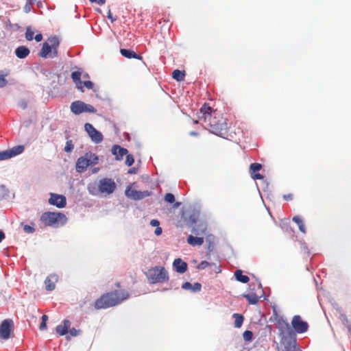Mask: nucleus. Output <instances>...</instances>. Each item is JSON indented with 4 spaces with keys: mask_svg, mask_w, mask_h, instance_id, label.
Returning a JSON list of instances; mask_svg holds the SVG:
<instances>
[{
    "mask_svg": "<svg viewBox=\"0 0 351 351\" xmlns=\"http://www.w3.org/2000/svg\"><path fill=\"white\" fill-rule=\"evenodd\" d=\"M198 118L206 123L210 132L221 137H225L228 134L226 119L213 110L208 104H204L202 106Z\"/></svg>",
    "mask_w": 351,
    "mask_h": 351,
    "instance_id": "nucleus-1",
    "label": "nucleus"
},
{
    "mask_svg": "<svg viewBox=\"0 0 351 351\" xmlns=\"http://www.w3.org/2000/svg\"><path fill=\"white\" fill-rule=\"evenodd\" d=\"M130 294L125 290H115L104 293L95 302V308L97 310L108 308L118 305L121 302L129 298Z\"/></svg>",
    "mask_w": 351,
    "mask_h": 351,
    "instance_id": "nucleus-2",
    "label": "nucleus"
},
{
    "mask_svg": "<svg viewBox=\"0 0 351 351\" xmlns=\"http://www.w3.org/2000/svg\"><path fill=\"white\" fill-rule=\"evenodd\" d=\"M40 221L46 226L58 228L64 226L67 221L66 215L59 212H45L40 216Z\"/></svg>",
    "mask_w": 351,
    "mask_h": 351,
    "instance_id": "nucleus-3",
    "label": "nucleus"
},
{
    "mask_svg": "<svg viewBox=\"0 0 351 351\" xmlns=\"http://www.w3.org/2000/svg\"><path fill=\"white\" fill-rule=\"evenodd\" d=\"M145 274L150 284L163 283L169 280V274L164 267H152Z\"/></svg>",
    "mask_w": 351,
    "mask_h": 351,
    "instance_id": "nucleus-4",
    "label": "nucleus"
},
{
    "mask_svg": "<svg viewBox=\"0 0 351 351\" xmlns=\"http://www.w3.org/2000/svg\"><path fill=\"white\" fill-rule=\"evenodd\" d=\"M60 41L56 37L49 38L47 42L43 44V47L38 53L41 58H54L58 56V47Z\"/></svg>",
    "mask_w": 351,
    "mask_h": 351,
    "instance_id": "nucleus-5",
    "label": "nucleus"
},
{
    "mask_svg": "<svg viewBox=\"0 0 351 351\" xmlns=\"http://www.w3.org/2000/svg\"><path fill=\"white\" fill-rule=\"evenodd\" d=\"M98 157L92 152H86L83 156L80 157L76 162V170L77 172H83L88 167L98 163Z\"/></svg>",
    "mask_w": 351,
    "mask_h": 351,
    "instance_id": "nucleus-6",
    "label": "nucleus"
},
{
    "mask_svg": "<svg viewBox=\"0 0 351 351\" xmlns=\"http://www.w3.org/2000/svg\"><path fill=\"white\" fill-rule=\"evenodd\" d=\"M280 343L284 347L283 351H300L298 348L296 334L290 331L289 335L280 337Z\"/></svg>",
    "mask_w": 351,
    "mask_h": 351,
    "instance_id": "nucleus-7",
    "label": "nucleus"
},
{
    "mask_svg": "<svg viewBox=\"0 0 351 351\" xmlns=\"http://www.w3.org/2000/svg\"><path fill=\"white\" fill-rule=\"evenodd\" d=\"M291 326L293 328V331L295 334H302L306 332L309 328L308 324L303 321L301 316L296 315H294L291 320Z\"/></svg>",
    "mask_w": 351,
    "mask_h": 351,
    "instance_id": "nucleus-8",
    "label": "nucleus"
},
{
    "mask_svg": "<svg viewBox=\"0 0 351 351\" xmlns=\"http://www.w3.org/2000/svg\"><path fill=\"white\" fill-rule=\"evenodd\" d=\"M99 191L101 194H112L116 189V184L111 178H103L99 182Z\"/></svg>",
    "mask_w": 351,
    "mask_h": 351,
    "instance_id": "nucleus-9",
    "label": "nucleus"
},
{
    "mask_svg": "<svg viewBox=\"0 0 351 351\" xmlns=\"http://www.w3.org/2000/svg\"><path fill=\"white\" fill-rule=\"evenodd\" d=\"M125 194L128 198L134 200H139L149 196L150 193L147 191H140L132 189V186L129 185L125 189Z\"/></svg>",
    "mask_w": 351,
    "mask_h": 351,
    "instance_id": "nucleus-10",
    "label": "nucleus"
},
{
    "mask_svg": "<svg viewBox=\"0 0 351 351\" xmlns=\"http://www.w3.org/2000/svg\"><path fill=\"white\" fill-rule=\"evenodd\" d=\"M84 128L92 141L95 143H99L103 141L102 134L97 130L92 124L88 123H86Z\"/></svg>",
    "mask_w": 351,
    "mask_h": 351,
    "instance_id": "nucleus-11",
    "label": "nucleus"
},
{
    "mask_svg": "<svg viewBox=\"0 0 351 351\" xmlns=\"http://www.w3.org/2000/svg\"><path fill=\"white\" fill-rule=\"evenodd\" d=\"M49 204L61 208L66 206V199L65 196L62 195L51 193L49 199Z\"/></svg>",
    "mask_w": 351,
    "mask_h": 351,
    "instance_id": "nucleus-12",
    "label": "nucleus"
},
{
    "mask_svg": "<svg viewBox=\"0 0 351 351\" xmlns=\"http://www.w3.org/2000/svg\"><path fill=\"white\" fill-rule=\"evenodd\" d=\"M276 325L279 331L280 337L289 335L290 331H293L289 324L282 317H279L276 319Z\"/></svg>",
    "mask_w": 351,
    "mask_h": 351,
    "instance_id": "nucleus-13",
    "label": "nucleus"
},
{
    "mask_svg": "<svg viewBox=\"0 0 351 351\" xmlns=\"http://www.w3.org/2000/svg\"><path fill=\"white\" fill-rule=\"evenodd\" d=\"M13 328V322L11 319H5L0 326V337L8 339Z\"/></svg>",
    "mask_w": 351,
    "mask_h": 351,
    "instance_id": "nucleus-14",
    "label": "nucleus"
},
{
    "mask_svg": "<svg viewBox=\"0 0 351 351\" xmlns=\"http://www.w3.org/2000/svg\"><path fill=\"white\" fill-rule=\"evenodd\" d=\"M58 280V276L56 274H51L47 277L45 280L46 289L47 291H53L56 288V283Z\"/></svg>",
    "mask_w": 351,
    "mask_h": 351,
    "instance_id": "nucleus-15",
    "label": "nucleus"
},
{
    "mask_svg": "<svg viewBox=\"0 0 351 351\" xmlns=\"http://www.w3.org/2000/svg\"><path fill=\"white\" fill-rule=\"evenodd\" d=\"M128 149L125 148H123L118 145H115L112 148V153L115 156V158L118 160H121L123 159L125 155L128 154Z\"/></svg>",
    "mask_w": 351,
    "mask_h": 351,
    "instance_id": "nucleus-16",
    "label": "nucleus"
},
{
    "mask_svg": "<svg viewBox=\"0 0 351 351\" xmlns=\"http://www.w3.org/2000/svg\"><path fill=\"white\" fill-rule=\"evenodd\" d=\"M173 266L178 273L183 274L187 270V263L181 258H176L173 261Z\"/></svg>",
    "mask_w": 351,
    "mask_h": 351,
    "instance_id": "nucleus-17",
    "label": "nucleus"
},
{
    "mask_svg": "<svg viewBox=\"0 0 351 351\" xmlns=\"http://www.w3.org/2000/svg\"><path fill=\"white\" fill-rule=\"evenodd\" d=\"M84 102L81 101H73L71 104V110L75 114H80L84 112Z\"/></svg>",
    "mask_w": 351,
    "mask_h": 351,
    "instance_id": "nucleus-18",
    "label": "nucleus"
},
{
    "mask_svg": "<svg viewBox=\"0 0 351 351\" xmlns=\"http://www.w3.org/2000/svg\"><path fill=\"white\" fill-rule=\"evenodd\" d=\"M71 322L68 319H65L63 322L62 325H58L56 328V332L59 335L62 336L68 333V330L70 328Z\"/></svg>",
    "mask_w": 351,
    "mask_h": 351,
    "instance_id": "nucleus-19",
    "label": "nucleus"
},
{
    "mask_svg": "<svg viewBox=\"0 0 351 351\" xmlns=\"http://www.w3.org/2000/svg\"><path fill=\"white\" fill-rule=\"evenodd\" d=\"M81 75L82 73L80 71H73L71 73V78L73 81L75 82L77 88L81 90L82 92H84V90L82 89V82L81 81Z\"/></svg>",
    "mask_w": 351,
    "mask_h": 351,
    "instance_id": "nucleus-20",
    "label": "nucleus"
},
{
    "mask_svg": "<svg viewBox=\"0 0 351 351\" xmlns=\"http://www.w3.org/2000/svg\"><path fill=\"white\" fill-rule=\"evenodd\" d=\"M29 53V49L25 46H19L15 50L16 57L20 59L25 58Z\"/></svg>",
    "mask_w": 351,
    "mask_h": 351,
    "instance_id": "nucleus-21",
    "label": "nucleus"
},
{
    "mask_svg": "<svg viewBox=\"0 0 351 351\" xmlns=\"http://www.w3.org/2000/svg\"><path fill=\"white\" fill-rule=\"evenodd\" d=\"M121 54L126 58H134L141 60V56L137 53H136L134 51L126 49H121L120 50Z\"/></svg>",
    "mask_w": 351,
    "mask_h": 351,
    "instance_id": "nucleus-22",
    "label": "nucleus"
},
{
    "mask_svg": "<svg viewBox=\"0 0 351 351\" xmlns=\"http://www.w3.org/2000/svg\"><path fill=\"white\" fill-rule=\"evenodd\" d=\"M187 242L193 246H199L204 243V238L189 235L187 238Z\"/></svg>",
    "mask_w": 351,
    "mask_h": 351,
    "instance_id": "nucleus-23",
    "label": "nucleus"
},
{
    "mask_svg": "<svg viewBox=\"0 0 351 351\" xmlns=\"http://www.w3.org/2000/svg\"><path fill=\"white\" fill-rule=\"evenodd\" d=\"M172 77L178 82H182L184 80L185 71L176 69L172 73Z\"/></svg>",
    "mask_w": 351,
    "mask_h": 351,
    "instance_id": "nucleus-24",
    "label": "nucleus"
},
{
    "mask_svg": "<svg viewBox=\"0 0 351 351\" xmlns=\"http://www.w3.org/2000/svg\"><path fill=\"white\" fill-rule=\"evenodd\" d=\"M234 276L237 280L243 283H247L250 280L249 277L245 275H243V272L240 269H237L235 271Z\"/></svg>",
    "mask_w": 351,
    "mask_h": 351,
    "instance_id": "nucleus-25",
    "label": "nucleus"
},
{
    "mask_svg": "<svg viewBox=\"0 0 351 351\" xmlns=\"http://www.w3.org/2000/svg\"><path fill=\"white\" fill-rule=\"evenodd\" d=\"M24 146L23 145H17L14 147H12L10 149H8L10 155H11V158L16 156L24 151Z\"/></svg>",
    "mask_w": 351,
    "mask_h": 351,
    "instance_id": "nucleus-26",
    "label": "nucleus"
},
{
    "mask_svg": "<svg viewBox=\"0 0 351 351\" xmlns=\"http://www.w3.org/2000/svg\"><path fill=\"white\" fill-rule=\"evenodd\" d=\"M293 221L298 226L299 230L303 232H306V228L304 226V223L303 219L300 216H294L293 217Z\"/></svg>",
    "mask_w": 351,
    "mask_h": 351,
    "instance_id": "nucleus-27",
    "label": "nucleus"
},
{
    "mask_svg": "<svg viewBox=\"0 0 351 351\" xmlns=\"http://www.w3.org/2000/svg\"><path fill=\"white\" fill-rule=\"evenodd\" d=\"M232 316L234 318V327L237 328H240L242 326L244 320L243 316L239 313H234Z\"/></svg>",
    "mask_w": 351,
    "mask_h": 351,
    "instance_id": "nucleus-28",
    "label": "nucleus"
},
{
    "mask_svg": "<svg viewBox=\"0 0 351 351\" xmlns=\"http://www.w3.org/2000/svg\"><path fill=\"white\" fill-rule=\"evenodd\" d=\"M243 296L247 300L250 304H256L259 300V297L254 293L245 294Z\"/></svg>",
    "mask_w": 351,
    "mask_h": 351,
    "instance_id": "nucleus-29",
    "label": "nucleus"
},
{
    "mask_svg": "<svg viewBox=\"0 0 351 351\" xmlns=\"http://www.w3.org/2000/svg\"><path fill=\"white\" fill-rule=\"evenodd\" d=\"M88 190L90 194L94 195H96L100 193V192L99 191V186L97 187H96L95 184H88Z\"/></svg>",
    "mask_w": 351,
    "mask_h": 351,
    "instance_id": "nucleus-30",
    "label": "nucleus"
},
{
    "mask_svg": "<svg viewBox=\"0 0 351 351\" xmlns=\"http://www.w3.org/2000/svg\"><path fill=\"white\" fill-rule=\"evenodd\" d=\"M34 32L32 30L31 27H27L25 32V38L28 41H31L34 39Z\"/></svg>",
    "mask_w": 351,
    "mask_h": 351,
    "instance_id": "nucleus-31",
    "label": "nucleus"
},
{
    "mask_svg": "<svg viewBox=\"0 0 351 351\" xmlns=\"http://www.w3.org/2000/svg\"><path fill=\"white\" fill-rule=\"evenodd\" d=\"M243 337L245 341H250L253 338V333L250 330H245L243 334Z\"/></svg>",
    "mask_w": 351,
    "mask_h": 351,
    "instance_id": "nucleus-32",
    "label": "nucleus"
},
{
    "mask_svg": "<svg viewBox=\"0 0 351 351\" xmlns=\"http://www.w3.org/2000/svg\"><path fill=\"white\" fill-rule=\"evenodd\" d=\"M48 320V317L47 315H43L42 316V322L40 324V326H39V329L40 330H44L47 328V325H46V323H47V321Z\"/></svg>",
    "mask_w": 351,
    "mask_h": 351,
    "instance_id": "nucleus-33",
    "label": "nucleus"
},
{
    "mask_svg": "<svg viewBox=\"0 0 351 351\" xmlns=\"http://www.w3.org/2000/svg\"><path fill=\"white\" fill-rule=\"evenodd\" d=\"M262 165L260 163L254 162L251 164L250 170L252 173H256L261 169Z\"/></svg>",
    "mask_w": 351,
    "mask_h": 351,
    "instance_id": "nucleus-34",
    "label": "nucleus"
},
{
    "mask_svg": "<svg viewBox=\"0 0 351 351\" xmlns=\"http://www.w3.org/2000/svg\"><path fill=\"white\" fill-rule=\"evenodd\" d=\"M9 158H11V155H10L8 150L0 152V160H8Z\"/></svg>",
    "mask_w": 351,
    "mask_h": 351,
    "instance_id": "nucleus-35",
    "label": "nucleus"
},
{
    "mask_svg": "<svg viewBox=\"0 0 351 351\" xmlns=\"http://www.w3.org/2000/svg\"><path fill=\"white\" fill-rule=\"evenodd\" d=\"M84 112L95 113L97 110L92 105L84 103Z\"/></svg>",
    "mask_w": 351,
    "mask_h": 351,
    "instance_id": "nucleus-36",
    "label": "nucleus"
},
{
    "mask_svg": "<svg viewBox=\"0 0 351 351\" xmlns=\"http://www.w3.org/2000/svg\"><path fill=\"white\" fill-rule=\"evenodd\" d=\"M74 148V145L72 143L71 140H68L66 143V146L64 147V151L66 152H71Z\"/></svg>",
    "mask_w": 351,
    "mask_h": 351,
    "instance_id": "nucleus-37",
    "label": "nucleus"
},
{
    "mask_svg": "<svg viewBox=\"0 0 351 351\" xmlns=\"http://www.w3.org/2000/svg\"><path fill=\"white\" fill-rule=\"evenodd\" d=\"M165 200L168 203L172 204L175 202V197L173 194L168 193L165 196Z\"/></svg>",
    "mask_w": 351,
    "mask_h": 351,
    "instance_id": "nucleus-38",
    "label": "nucleus"
},
{
    "mask_svg": "<svg viewBox=\"0 0 351 351\" xmlns=\"http://www.w3.org/2000/svg\"><path fill=\"white\" fill-rule=\"evenodd\" d=\"M134 162V159L132 155H128L126 156L125 164L128 166H132Z\"/></svg>",
    "mask_w": 351,
    "mask_h": 351,
    "instance_id": "nucleus-39",
    "label": "nucleus"
},
{
    "mask_svg": "<svg viewBox=\"0 0 351 351\" xmlns=\"http://www.w3.org/2000/svg\"><path fill=\"white\" fill-rule=\"evenodd\" d=\"M211 264L209 263L208 262L206 261H202L198 265H197V269H206L208 266H210Z\"/></svg>",
    "mask_w": 351,
    "mask_h": 351,
    "instance_id": "nucleus-40",
    "label": "nucleus"
},
{
    "mask_svg": "<svg viewBox=\"0 0 351 351\" xmlns=\"http://www.w3.org/2000/svg\"><path fill=\"white\" fill-rule=\"evenodd\" d=\"M28 102L25 99H22L18 103V106L23 110H25L27 108Z\"/></svg>",
    "mask_w": 351,
    "mask_h": 351,
    "instance_id": "nucleus-41",
    "label": "nucleus"
},
{
    "mask_svg": "<svg viewBox=\"0 0 351 351\" xmlns=\"http://www.w3.org/2000/svg\"><path fill=\"white\" fill-rule=\"evenodd\" d=\"M202 289V285L199 282H195L193 285H192L191 291L193 292L199 291Z\"/></svg>",
    "mask_w": 351,
    "mask_h": 351,
    "instance_id": "nucleus-42",
    "label": "nucleus"
},
{
    "mask_svg": "<svg viewBox=\"0 0 351 351\" xmlns=\"http://www.w3.org/2000/svg\"><path fill=\"white\" fill-rule=\"evenodd\" d=\"M23 230L26 233H33L34 232V228L30 226L25 225L23 227Z\"/></svg>",
    "mask_w": 351,
    "mask_h": 351,
    "instance_id": "nucleus-43",
    "label": "nucleus"
},
{
    "mask_svg": "<svg viewBox=\"0 0 351 351\" xmlns=\"http://www.w3.org/2000/svg\"><path fill=\"white\" fill-rule=\"evenodd\" d=\"M85 86L88 89H92L93 88V83L90 81H84L82 82V87Z\"/></svg>",
    "mask_w": 351,
    "mask_h": 351,
    "instance_id": "nucleus-44",
    "label": "nucleus"
},
{
    "mask_svg": "<svg viewBox=\"0 0 351 351\" xmlns=\"http://www.w3.org/2000/svg\"><path fill=\"white\" fill-rule=\"evenodd\" d=\"M68 332H69L70 335H71L73 337H75L80 334V330H76L75 328H73L70 329L69 330H68Z\"/></svg>",
    "mask_w": 351,
    "mask_h": 351,
    "instance_id": "nucleus-45",
    "label": "nucleus"
},
{
    "mask_svg": "<svg viewBox=\"0 0 351 351\" xmlns=\"http://www.w3.org/2000/svg\"><path fill=\"white\" fill-rule=\"evenodd\" d=\"M182 288L185 290H191L192 284L189 282H186L182 285Z\"/></svg>",
    "mask_w": 351,
    "mask_h": 351,
    "instance_id": "nucleus-46",
    "label": "nucleus"
},
{
    "mask_svg": "<svg viewBox=\"0 0 351 351\" xmlns=\"http://www.w3.org/2000/svg\"><path fill=\"white\" fill-rule=\"evenodd\" d=\"M7 84L6 80L3 75H0V87H4Z\"/></svg>",
    "mask_w": 351,
    "mask_h": 351,
    "instance_id": "nucleus-47",
    "label": "nucleus"
},
{
    "mask_svg": "<svg viewBox=\"0 0 351 351\" xmlns=\"http://www.w3.org/2000/svg\"><path fill=\"white\" fill-rule=\"evenodd\" d=\"M107 17L110 20V21L112 23H113L114 21H115L117 20V18L116 17H114L112 16V14L111 12V11L109 10L108 12V16Z\"/></svg>",
    "mask_w": 351,
    "mask_h": 351,
    "instance_id": "nucleus-48",
    "label": "nucleus"
},
{
    "mask_svg": "<svg viewBox=\"0 0 351 351\" xmlns=\"http://www.w3.org/2000/svg\"><path fill=\"white\" fill-rule=\"evenodd\" d=\"M150 225L153 227H158L160 225V222L157 219H152L150 221Z\"/></svg>",
    "mask_w": 351,
    "mask_h": 351,
    "instance_id": "nucleus-49",
    "label": "nucleus"
},
{
    "mask_svg": "<svg viewBox=\"0 0 351 351\" xmlns=\"http://www.w3.org/2000/svg\"><path fill=\"white\" fill-rule=\"evenodd\" d=\"M252 178L254 180H262L263 178V176L260 173H254L252 175Z\"/></svg>",
    "mask_w": 351,
    "mask_h": 351,
    "instance_id": "nucleus-50",
    "label": "nucleus"
},
{
    "mask_svg": "<svg viewBox=\"0 0 351 351\" xmlns=\"http://www.w3.org/2000/svg\"><path fill=\"white\" fill-rule=\"evenodd\" d=\"M283 198L286 201H290L293 199V195L291 193L286 194L283 195Z\"/></svg>",
    "mask_w": 351,
    "mask_h": 351,
    "instance_id": "nucleus-51",
    "label": "nucleus"
},
{
    "mask_svg": "<svg viewBox=\"0 0 351 351\" xmlns=\"http://www.w3.org/2000/svg\"><path fill=\"white\" fill-rule=\"evenodd\" d=\"M31 8H32V5L31 3H26L24 6V10L26 13H28L30 12L31 10Z\"/></svg>",
    "mask_w": 351,
    "mask_h": 351,
    "instance_id": "nucleus-52",
    "label": "nucleus"
},
{
    "mask_svg": "<svg viewBox=\"0 0 351 351\" xmlns=\"http://www.w3.org/2000/svg\"><path fill=\"white\" fill-rule=\"evenodd\" d=\"M34 38L36 42H40L43 40V35L41 34H38Z\"/></svg>",
    "mask_w": 351,
    "mask_h": 351,
    "instance_id": "nucleus-53",
    "label": "nucleus"
},
{
    "mask_svg": "<svg viewBox=\"0 0 351 351\" xmlns=\"http://www.w3.org/2000/svg\"><path fill=\"white\" fill-rule=\"evenodd\" d=\"M154 233L158 236V235H160L162 234V228L160 227H156V229L154 231Z\"/></svg>",
    "mask_w": 351,
    "mask_h": 351,
    "instance_id": "nucleus-54",
    "label": "nucleus"
},
{
    "mask_svg": "<svg viewBox=\"0 0 351 351\" xmlns=\"http://www.w3.org/2000/svg\"><path fill=\"white\" fill-rule=\"evenodd\" d=\"M5 238V234L3 231L0 230V243L2 241V240Z\"/></svg>",
    "mask_w": 351,
    "mask_h": 351,
    "instance_id": "nucleus-55",
    "label": "nucleus"
},
{
    "mask_svg": "<svg viewBox=\"0 0 351 351\" xmlns=\"http://www.w3.org/2000/svg\"><path fill=\"white\" fill-rule=\"evenodd\" d=\"M95 3H98L100 5H102L106 3V0H97Z\"/></svg>",
    "mask_w": 351,
    "mask_h": 351,
    "instance_id": "nucleus-56",
    "label": "nucleus"
},
{
    "mask_svg": "<svg viewBox=\"0 0 351 351\" xmlns=\"http://www.w3.org/2000/svg\"><path fill=\"white\" fill-rule=\"evenodd\" d=\"M202 226V229H201V231L204 234L205 233V231H206V226L204 224H201L200 225Z\"/></svg>",
    "mask_w": 351,
    "mask_h": 351,
    "instance_id": "nucleus-57",
    "label": "nucleus"
},
{
    "mask_svg": "<svg viewBox=\"0 0 351 351\" xmlns=\"http://www.w3.org/2000/svg\"><path fill=\"white\" fill-rule=\"evenodd\" d=\"M189 134L191 136H198V133L196 132H194V131H192L189 133Z\"/></svg>",
    "mask_w": 351,
    "mask_h": 351,
    "instance_id": "nucleus-58",
    "label": "nucleus"
},
{
    "mask_svg": "<svg viewBox=\"0 0 351 351\" xmlns=\"http://www.w3.org/2000/svg\"><path fill=\"white\" fill-rule=\"evenodd\" d=\"M192 232H193V233H194L195 234H199L198 231L195 228L193 229Z\"/></svg>",
    "mask_w": 351,
    "mask_h": 351,
    "instance_id": "nucleus-59",
    "label": "nucleus"
},
{
    "mask_svg": "<svg viewBox=\"0 0 351 351\" xmlns=\"http://www.w3.org/2000/svg\"><path fill=\"white\" fill-rule=\"evenodd\" d=\"M180 205V202H176V203L174 204V207H175V208H177V207H178Z\"/></svg>",
    "mask_w": 351,
    "mask_h": 351,
    "instance_id": "nucleus-60",
    "label": "nucleus"
},
{
    "mask_svg": "<svg viewBox=\"0 0 351 351\" xmlns=\"http://www.w3.org/2000/svg\"><path fill=\"white\" fill-rule=\"evenodd\" d=\"M221 271V270L219 269V267H217V271H216V273L219 274Z\"/></svg>",
    "mask_w": 351,
    "mask_h": 351,
    "instance_id": "nucleus-61",
    "label": "nucleus"
},
{
    "mask_svg": "<svg viewBox=\"0 0 351 351\" xmlns=\"http://www.w3.org/2000/svg\"><path fill=\"white\" fill-rule=\"evenodd\" d=\"M91 3H94V2H96L97 0H89Z\"/></svg>",
    "mask_w": 351,
    "mask_h": 351,
    "instance_id": "nucleus-62",
    "label": "nucleus"
},
{
    "mask_svg": "<svg viewBox=\"0 0 351 351\" xmlns=\"http://www.w3.org/2000/svg\"><path fill=\"white\" fill-rule=\"evenodd\" d=\"M116 286H117V287H119V286H120L119 282L117 283V284H116Z\"/></svg>",
    "mask_w": 351,
    "mask_h": 351,
    "instance_id": "nucleus-63",
    "label": "nucleus"
},
{
    "mask_svg": "<svg viewBox=\"0 0 351 351\" xmlns=\"http://www.w3.org/2000/svg\"><path fill=\"white\" fill-rule=\"evenodd\" d=\"M300 351H301V350H300Z\"/></svg>",
    "mask_w": 351,
    "mask_h": 351,
    "instance_id": "nucleus-64",
    "label": "nucleus"
}]
</instances>
